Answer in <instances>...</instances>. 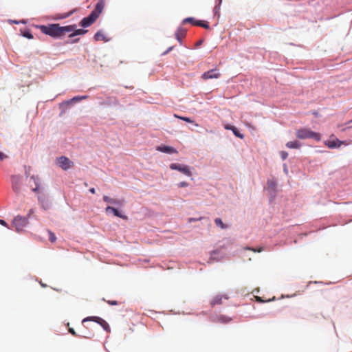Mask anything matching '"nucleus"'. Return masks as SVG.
Segmentation results:
<instances>
[{
	"mask_svg": "<svg viewBox=\"0 0 352 352\" xmlns=\"http://www.w3.org/2000/svg\"><path fill=\"white\" fill-rule=\"evenodd\" d=\"M34 212V209H32H32H30V210L28 211V214H27V217H28V218L29 219V217H30V215H31L32 214H33Z\"/></svg>",
	"mask_w": 352,
	"mask_h": 352,
	"instance_id": "nucleus-43",
	"label": "nucleus"
},
{
	"mask_svg": "<svg viewBox=\"0 0 352 352\" xmlns=\"http://www.w3.org/2000/svg\"><path fill=\"white\" fill-rule=\"evenodd\" d=\"M80 101V96H74L72 98L63 101L60 104V108L62 109L60 114H62L67 107L72 103Z\"/></svg>",
	"mask_w": 352,
	"mask_h": 352,
	"instance_id": "nucleus-12",
	"label": "nucleus"
},
{
	"mask_svg": "<svg viewBox=\"0 0 352 352\" xmlns=\"http://www.w3.org/2000/svg\"><path fill=\"white\" fill-rule=\"evenodd\" d=\"M30 179L34 181L35 186L41 185L40 178L38 175H33L30 177Z\"/></svg>",
	"mask_w": 352,
	"mask_h": 352,
	"instance_id": "nucleus-29",
	"label": "nucleus"
},
{
	"mask_svg": "<svg viewBox=\"0 0 352 352\" xmlns=\"http://www.w3.org/2000/svg\"><path fill=\"white\" fill-rule=\"evenodd\" d=\"M214 222L216 225L221 229H226L228 228V226L223 223V221L220 218L215 219Z\"/></svg>",
	"mask_w": 352,
	"mask_h": 352,
	"instance_id": "nucleus-27",
	"label": "nucleus"
},
{
	"mask_svg": "<svg viewBox=\"0 0 352 352\" xmlns=\"http://www.w3.org/2000/svg\"><path fill=\"white\" fill-rule=\"evenodd\" d=\"M12 22L13 23H15V24H19V23H20V22H19V21H15V20L12 21Z\"/></svg>",
	"mask_w": 352,
	"mask_h": 352,
	"instance_id": "nucleus-51",
	"label": "nucleus"
},
{
	"mask_svg": "<svg viewBox=\"0 0 352 352\" xmlns=\"http://www.w3.org/2000/svg\"><path fill=\"white\" fill-rule=\"evenodd\" d=\"M177 118L186 122H189V123H194V121L192 120L189 117H183V116H177Z\"/></svg>",
	"mask_w": 352,
	"mask_h": 352,
	"instance_id": "nucleus-34",
	"label": "nucleus"
},
{
	"mask_svg": "<svg viewBox=\"0 0 352 352\" xmlns=\"http://www.w3.org/2000/svg\"><path fill=\"white\" fill-rule=\"evenodd\" d=\"M256 301H257V302H265V300H263L261 297H259V296H256Z\"/></svg>",
	"mask_w": 352,
	"mask_h": 352,
	"instance_id": "nucleus-47",
	"label": "nucleus"
},
{
	"mask_svg": "<svg viewBox=\"0 0 352 352\" xmlns=\"http://www.w3.org/2000/svg\"><path fill=\"white\" fill-rule=\"evenodd\" d=\"M87 321H94L98 324H99L104 331L107 332L110 331V327L109 324L102 318L98 316H89L82 320V322Z\"/></svg>",
	"mask_w": 352,
	"mask_h": 352,
	"instance_id": "nucleus-5",
	"label": "nucleus"
},
{
	"mask_svg": "<svg viewBox=\"0 0 352 352\" xmlns=\"http://www.w3.org/2000/svg\"><path fill=\"white\" fill-rule=\"evenodd\" d=\"M69 331L72 335H74V336L76 335V331H75V330L73 328H69Z\"/></svg>",
	"mask_w": 352,
	"mask_h": 352,
	"instance_id": "nucleus-46",
	"label": "nucleus"
},
{
	"mask_svg": "<svg viewBox=\"0 0 352 352\" xmlns=\"http://www.w3.org/2000/svg\"><path fill=\"white\" fill-rule=\"evenodd\" d=\"M94 39L96 41H109V39L106 38V36L104 35V34L102 32L101 30L98 31L94 34Z\"/></svg>",
	"mask_w": 352,
	"mask_h": 352,
	"instance_id": "nucleus-23",
	"label": "nucleus"
},
{
	"mask_svg": "<svg viewBox=\"0 0 352 352\" xmlns=\"http://www.w3.org/2000/svg\"><path fill=\"white\" fill-rule=\"evenodd\" d=\"M157 150L158 151L167 153V154H171V153H177V150L170 146H166V145H162L157 147Z\"/></svg>",
	"mask_w": 352,
	"mask_h": 352,
	"instance_id": "nucleus-15",
	"label": "nucleus"
},
{
	"mask_svg": "<svg viewBox=\"0 0 352 352\" xmlns=\"http://www.w3.org/2000/svg\"><path fill=\"white\" fill-rule=\"evenodd\" d=\"M28 223V218L20 215L16 216L12 221V224L14 226L15 229L18 232L23 231Z\"/></svg>",
	"mask_w": 352,
	"mask_h": 352,
	"instance_id": "nucleus-4",
	"label": "nucleus"
},
{
	"mask_svg": "<svg viewBox=\"0 0 352 352\" xmlns=\"http://www.w3.org/2000/svg\"><path fill=\"white\" fill-rule=\"evenodd\" d=\"M0 225L5 226V227H8V223L3 219H0Z\"/></svg>",
	"mask_w": 352,
	"mask_h": 352,
	"instance_id": "nucleus-41",
	"label": "nucleus"
},
{
	"mask_svg": "<svg viewBox=\"0 0 352 352\" xmlns=\"http://www.w3.org/2000/svg\"><path fill=\"white\" fill-rule=\"evenodd\" d=\"M194 124H195V126H199V124H197V123H195Z\"/></svg>",
	"mask_w": 352,
	"mask_h": 352,
	"instance_id": "nucleus-56",
	"label": "nucleus"
},
{
	"mask_svg": "<svg viewBox=\"0 0 352 352\" xmlns=\"http://www.w3.org/2000/svg\"><path fill=\"white\" fill-rule=\"evenodd\" d=\"M87 32V30H84V29H77L76 30L75 28V30L73 31L72 33H71L69 34V36L70 38H73V37H74L76 36H78V35H83V34H86Z\"/></svg>",
	"mask_w": 352,
	"mask_h": 352,
	"instance_id": "nucleus-22",
	"label": "nucleus"
},
{
	"mask_svg": "<svg viewBox=\"0 0 352 352\" xmlns=\"http://www.w3.org/2000/svg\"><path fill=\"white\" fill-rule=\"evenodd\" d=\"M6 157V155L0 151V160H3L4 158Z\"/></svg>",
	"mask_w": 352,
	"mask_h": 352,
	"instance_id": "nucleus-44",
	"label": "nucleus"
},
{
	"mask_svg": "<svg viewBox=\"0 0 352 352\" xmlns=\"http://www.w3.org/2000/svg\"><path fill=\"white\" fill-rule=\"evenodd\" d=\"M108 303L111 305H116L118 304L117 301L116 300L108 301Z\"/></svg>",
	"mask_w": 352,
	"mask_h": 352,
	"instance_id": "nucleus-45",
	"label": "nucleus"
},
{
	"mask_svg": "<svg viewBox=\"0 0 352 352\" xmlns=\"http://www.w3.org/2000/svg\"><path fill=\"white\" fill-rule=\"evenodd\" d=\"M280 157L283 160H285L288 157V153L285 151H280Z\"/></svg>",
	"mask_w": 352,
	"mask_h": 352,
	"instance_id": "nucleus-37",
	"label": "nucleus"
},
{
	"mask_svg": "<svg viewBox=\"0 0 352 352\" xmlns=\"http://www.w3.org/2000/svg\"><path fill=\"white\" fill-rule=\"evenodd\" d=\"M283 171L286 175L288 174V168L286 164H283Z\"/></svg>",
	"mask_w": 352,
	"mask_h": 352,
	"instance_id": "nucleus-42",
	"label": "nucleus"
},
{
	"mask_svg": "<svg viewBox=\"0 0 352 352\" xmlns=\"http://www.w3.org/2000/svg\"><path fill=\"white\" fill-rule=\"evenodd\" d=\"M348 128H349V129H351V128H352V126H349Z\"/></svg>",
	"mask_w": 352,
	"mask_h": 352,
	"instance_id": "nucleus-59",
	"label": "nucleus"
},
{
	"mask_svg": "<svg viewBox=\"0 0 352 352\" xmlns=\"http://www.w3.org/2000/svg\"><path fill=\"white\" fill-rule=\"evenodd\" d=\"M22 35L23 37L27 38L28 39L33 38V35L30 30H25Z\"/></svg>",
	"mask_w": 352,
	"mask_h": 352,
	"instance_id": "nucleus-32",
	"label": "nucleus"
},
{
	"mask_svg": "<svg viewBox=\"0 0 352 352\" xmlns=\"http://www.w3.org/2000/svg\"><path fill=\"white\" fill-rule=\"evenodd\" d=\"M37 199L43 210H48L52 208V201L46 192L44 193H39L37 196Z\"/></svg>",
	"mask_w": 352,
	"mask_h": 352,
	"instance_id": "nucleus-3",
	"label": "nucleus"
},
{
	"mask_svg": "<svg viewBox=\"0 0 352 352\" xmlns=\"http://www.w3.org/2000/svg\"><path fill=\"white\" fill-rule=\"evenodd\" d=\"M223 257V255L222 254H220L219 250H214L211 254V260H214L216 261H220Z\"/></svg>",
	"mask_w": 352,
	"mask_h": 352,
	"instance_id": "nucleus-21",
	"label": "nucleus"
},
{
	"mask_svg": "<svg viewBox=\"0 0 352 352\" xmlns=\"http://www.w3.org/2000/svg\"><path fill=\"white\" fill-rule=\"evenodd\" d=\"M296 137L301 140H305L307 138H313L316 141H320L321 140L320 134L311 130L303 128L300 129L296 131Z\"/></svg>",
	"mask_w": 352,
	"mask_h": 352,
	"instance_id": "nucleus-2",
	"label": "nucleus"
},
{
	"mask_svg": "<svg viewBox=\"0 0 352 352\" xmlns=\"http://www.w3.org/2000/svg\"><path fill=\"white\" fill-rule=\"evenodd\" d=\"M41 286L42 287H45V285L43 284V283H41Z\"/></svg>",
	"mask_w": 352,
	"mask_h": 352,
	"instance_id": "nucleus-57",
	"label": "nucleus"
},
{
	"mask_svg": "<svg viewBox=\"0 0 352 352\" xmlns=\"http://www.w3.org/2000/svg\"><path fill=\"white\" fill-rule=\"evenodd\" d=\"M261 251H262L261 248L258 250V252H261Z\"/></svg>",
	"mask_w": 352,
	"mask_h": 352,
	"instance_id": "nucleus-58",
	"label": "nucleus"
},
{
	"mask_svg": "<svg viewBox=\"0 0 352 352\" xmlns=\"http://www.w3.org/2000/svg\"><path fill=\"white\" fill-rule=\"evenodd\" d=\"M30 170H31V168L30 166H24V170H25V177L28 178L30 175Z\"/></svg>",
	"mask_w": 352,
	"mask_h": 352,
	"instance_id": "nucleus-36",
	"label": "nucleus"
},
{
	"mask_svg": "<svg viewBox=\"0 0 352 352\" xmlns=\"http://www.w3.org/2000/svg\"><path fill=\"white\" fill-rule=\"evenodd\" d=\"M225 129H227V130H230L232 131V133H234V135L240 138V139H243L244 138V135L243 134H242L239 131V129L233 126V125H230V124H226L225 125Z\"/></svg>",
	"mask_w": 352,
	"mask_h": 352,
	"instance_id": "nucleus-16",
	"label": "nucleus"
},
{
	"mask_svg": "<svg viewBox=\"0 0 352 352\" xmlns=\"http://www.w3.org/2000/svg\"><path fill=\"white\" fill-rule=\"evenodd\" d=\"M351 122H352V120L349 122V123H351Z\"/></svg>",
	"mask_w": 352,
	"mask_h": 352,
	"instance_id": "nucleus-60",
	"label": "nucleus"
},
{
	"mask_svg": "<svg viewBox=\"0 0 352 352\" xmlns=\"http://www.w3.org/2000/svg\"><path fill=\"white\" fill-rule=\"evenodd\" d=\"M12 188L13 191L15 193H16V194L19 193V192H20V186L12 185Z\"/></svg>",
	"mask_w": 352,
	"mask_h": 352,
	"instance_id": "nucleus-38",
	"label": "nucleus"
},
{
	"mask_svg": "<svg viewBox=\"0 0 352 352\" xmlns=\"http://www.w3.org/2000/svg\"><path fill=\"white\" fill-rule=\"evenodd\" d=\"M223 297L226 299H228V296L226 295H224V296L217 295L214 297V298L211 302L212 305H214L217 304H221Z\"/></svg>",
	"mask_w": 352,
	"mask_h": 352,
	"instance_id": "nucleus-24",
	"label": "nucleus"
},
{
	"mask_svg": "<svg viewBox=\"0 0 352 352\" xmlns=\"http://www.w3.org/2000/svg\"><path fill=\"white\" fill-rule=\"evenodd\" d=\"M219 320L222 323H226L231 320V318L229 317H227L226 316H220L219 318Z\"/></svg>",
	"mask_w": 352,
	"mask_h": 352,
	"instance_id": "nucleus-31",
	"label": "nucleus"
},
{
	"mask_svg": "<svg viewBox=\"0 0 352 352\" xmlns=\"http://www.w3.org/2000/svg\"><path fill=\"white\" fill-rule=\"evenodd\" d=\"M12 185L21 186L22 183V177L19 175H13L11 176Z\"/></svg>",
	"mask_w": 352,
	"mask_h": 352,
	"instance_id": "nucleus-19",
	"label": "nucleus"
},
{
	"mask_svg": "<svg viewBox=\"0 0 352 352\" xmlns=\"http://www.w3.org/2000/svg\"><path fill=\"white\" fill-rule=\"evenodd\" d=\"M47 232H48V233H49V236H50V241H51L52 243L55 242V241H56V239L55 234H54L52 232H51L50 230H47Z\"/></svg>",
	"mask_w": 352,
	"mask_h": 352,
	"instance_id": "nucleus-35",
	"label": "nucleus"
},
{
	"mask_svg": "<svg viewBox=\"0 0 352 352\" xmlns=\"http://www.w3.org/2000/svg\"><path fill=\"white\" fill-rule=\"evenodd\" d=\"M286 146L289 148H299L301 143L298 140L291 141L286 143Z\"/></svg>",
	"mask_w": 352,
	"mask_h": 352,
	"instance_id": "nucleus-20",
	"label": "nucleus"
},
{
	"mask_svg": "<svg viewBox=\"0 0 352 352\" xmlns=\"http://www.w3.org/2000/svg\"><path fill=\"white\" fill-rule=\"evenodd\" d=\"M32 192H36L37 193V195L39 194V193H44L45 191L43 190V189L41 188V185H36V186H35L34 188H33L32 189Z\"/></svg>",
	"mask_w": 352,
	"mask_h": 352,
	"instance_id": "nucleus-30",
	"label": "nucleus"
},
{
	"mask_svg": "<svg viewBox=\"0 0 352 352\" xmlns=\"http://www.w3.org/2000/svg\"><path fill=\"white\" fill-rule=\"evenodd\" d=\"M105 211L107 213L111 212L116 217H120L122 219H127V217L126 215L122 214L118 209L113 208L112 206H108L105 208Z\"/></svg>",
	"mask_w": 352,
	"mask_h": 352,
	"instance_id": "nucleus-14",
	"label": "nucleus"
},
{
	"mask_svg": "<svg viewBox=\"0 0 352 352\" xmlns=\"http://www.w3.org/2000/svg\"><path fill=\"white\" fill-rule=\"evenodd\" d=\"M188 183H187L186 182H181L177 184L179 188L188 187Z\"/></svg>",
	"mask_w": 352,
	"mask_h": 352,
	"instance_id": "nucleus-39",
	"label": "nucleus"
},
{
	"mask_svg": "<svg viewBox=\"0 0 352 352\" xmlns=\"http://www.w3.org/2000/svg\"><path fill=\"white\" fill-rule=\"evenodd\" d=\"M41 32L49 35L54 38H60L61 37L60 25L58 23H52L49 25H42L39 27Z\"/></svg>",
	"mask_w": 352,
	"mask_h": 352,
	"instance_id": "nucleus-1",
	"label": "nucleus"
},
{
	"mask_svg": "<svg viewBox=\"0 0 352 352\" xmlns=\"http://www.w3.org/2000/svg\"><path fill=\"white\" fill-rule=\"evenodd\" d=\"M267 186H268V188L271 191H272V192H275L276 191V182L274 180H268L267 181Z\"/></svg>",
	"mask_w": 352,
	"mask_h": 352,
	"instance_id": "nucleus-26",
	"label": "nucleus"
},
{
	"mask_svg": "<svg viewBox=\"0 0 352 352\" xmlns=\"http://www.w3.org/2000/svg\"><path fill=\"white\" fill-rule=\"evenodd\" d=\"M221 3V0H220L219 5H216L214 8L213 12L215 16L217 15L218 16H219V10H220Z\"/></svg>",
	"mask_w": 352,
	"mask_h": 352,
	"instance_id": "nucleus-33",
	"label": "nucleus"
},
{
	"mask_svg": "<svg viewBox=\"0 0 352 352\" xmlns=\"http://www.w3.org/2000/svg\"><path fill=\"white\" fill-rule=\"evenodd\" d=\"M57 165L60 166L62 169L67 170L69 169L73 164V162L69 160L65 156H60L58 158H57Z\"/></svg>",
	"mask_w": 352,
	"mask_h": 352,
	"instance_id": "nucleus-7",
	"label": "nucleus"
},
{
	"mask_svg": "<svg viewBox=\"0 0 352 352\" xmlns=\"http://www.w3.org/2000/svg\"><path fill=\"white\" fill-rule=\"evenodd\" d=\"M174 48V46H170L169 47L165 52H164L162 55V56H165L169 52H170L171 50H173Z\"/></svg>",
	"mask_w": 352,
	"mask_h": 352,
	"instance_id": "nucleus-40",
	"label": "nucleus"
},
{
	"mask_svg": "<svg viewBox=\"0 0 352 352\" xmlns=\"http://www.w3.org/2000/svg\"><path fill=\"white\" fill-rule=\"evenodd\" d=\"M89 191L92 193V194H94L96 192V190L94 188H91Z\"/></svg>",
	"mask_w": 352,
	"mask_h": 352,
	"instance_id": "nucleus-49",
	"label": "nucleus"
},
{
	"mask_svg": "<svg viewBox=\"0 0 352 352\" xmlns=\"http://www.w3.org/2000/svg\"><path fill=\"white\" fill-rule=\"evenodd\" d=\"M275 298L274 297L272 299H269L268 300H267V302H270V301H272V300H274Z\"/></svg>",
	"mask_w": 352,
	"mask_h": 352,
	"instance_id": "nucleus-53",
	"label": "nucleus"
},
{
	"mask_svg": "<svg viewBox=\"0 0 352 352\" xmlns=\"http://www.w3.org/2000/svg\"><path fill=\"white\" fill-rule=\"evenodd\" d=\"M200 219H201V217H200L199 219L190 218L189 219V222L196 221H198V220H200Z\"/></svg>",
	"mask_w": 352,
	"mask_h": 352,
	"instance_id": "nucleus-48",
	"label": "nucleus"
},
{
	"mask_svg": "<svg viewBox=\"0 0 352 352\" xmlns=\"http://www.w3.org/2000/svg\"><path fill=\"white\" fill-rule=\"evenodd\" d=\"M104 0H99L96 4L94 9L91 12L90 14H94V16L98 19L104 9Z\"/></svg>",
	"mask_w": 352,
	"mask_h": 352,
	"instance_id": "nucleus-9",
	"label": "nucleus"
},
{
	"mask_svg": "<svg viewBox=\"0 0 352 352\" xmlns=\"http://www.w3.org/2000/svg\"><path fill=\"white\" fill-rule=\"evenodd\" d=\"M78 40H79L78 38L75 39V40H74L73 43L77 42Z\"/></svg>",
	"mask_w": 352,
	"mask_h": 352,
	"instance_id": "nucleus-55",
	"label": "nucleus"
},
{
	"mask_svg": "<svg viewBox=\"0 0 352 352\" xmlns=\"http://www.w3.org/2000/svg\"><path fill=\"white\" fill-rule=\"evenodd\" d=\"M76 28V25H69L67 26H60V34L61 36L66 32H73V31Z\"/></svg>",
	"mask_w": 352,
	"mask_h": 352,
	"instance_id": "nucleus-17",
	"label": "nucleus"
},
{
	"mask_svg": "<svg viewBox=\"0 0 352 352\" xmlns=\"http://www.w3.org/2000/svg\"><path fill=\"white\" fill-rule=\"evenodd\" d=\"M342 144H346L344 141H340L338 138L325 142V145L331 149L339 148Z\"/></svg>",
	"mask_w": 352,
	"mask_h": 352,
	"instance_id": "nucleus-13",
	"label": "nucleus"
},
{
	"mask_svg": "<svg viewBox=\"0 0 352 352\" xmlns=\"http://www.w3.org/2000/svg\"><path fill=\"white\" fill-rule=\"evenodd\" d=\"M87 97H88L87 96H80V100H81L87 98Z\"/></svg>",
	"mask_w": 352,
	"mask_h": 352,
	"instance_id": "nucleus-50",
	"label": "nucleus"
},
{
	"mask_svg": "<svg viewBox=\"0 0 352 352\" xmlns=\"http://www.w3.org/2000/svg\"><path fill=\"white\" fill-rule=\"evenodd\" d=\"M179 36H182V31H180V32H179Z\"/></svg>",
	"mask_w": 352,
	"mask_h": 352,
	"instance_id": "nucleus-54",
	"label": "nucleus"
},
{
	"mask_svg": "<svg viewBox=\"0 0 352 352\" xmlns=\"http://www.w3.org/2000/svg\"><path fill=\"white\" fill-rule=\"evenodd\" d=\"M76 12V9H73L72 10H70L69 12H67V13H65V14H61L58 19H66L69 16H70L71 15H72L74 12Z\"/></svg>",
	"mask_w": 352,
	"mask_h": 352,
	"instance_id": "nucleus-28",
	"label": "nucleus"
},
{
	"mask_svg": "<svg viewBox=\"0 0 352 352\" xmlns=\"http://www.w3.org/2000/svg\"><path fill=\"white\" fill-rule=\"evenodd\" d=\"M191 23L192 25H197V26H200V27H203L206 29H208L210 28L209 25L207 23H205L202 21H200V20H196L195 18L193 17H187L186 19H184L182 21L183 23Z\"/></svg>",
	"mask_w": 352,
	"mask_h": 352,
	"instance_id": "nucleus-8",
	"label": "nucleus"
},
{
	"mask_svg": "<svg viewBox=\"0 0 352 352\" xmlns=\"http://www.w3.org/2000/svg\"><path fill=\"white\" fill-rule=\"evenodd\" d=\"M220 76V73L218 69H212L208 72H204L202 74V78L204 79H212V78H218Z\"/></svg>",
	"mask_w": 352,
	"mask_h": 352,
	"instance_id": "nucleus-11",
	"label": "nucleus"
},
{
	"mask_svg": "<svg viewBox=\"0 0 352 352\" xmlns=\"http://www.w3.org/2000/svg\"><path fill=\"white\" fill-rule=\"evenodd\" d=\"M103 200H104V201H105L107 203H109V204H114V205H116V206H120V205L122 204V201L121 200L112 199V198L109 197L107 195H104L103 196Z\"/></svg>",
	"mask_w": 352,
	"mask_h": 352,
	"instance_id": "nucleus-18",
	"label": "nucleus"
},
{
	"mask_svg": "<svg viewBox=\"0 0 352 352\" xmlns=\"http://www.w3.org/2000/svg\"><path fill=\"white\" fill-rule=\"evenodd\" d=\"M180 31H182V36H184L185 34H186V30L184 29H183L182 27H179L177 30V32H175V38L177 40V41L179 43H182V39H181V36H179V32Z\"/></svg>",
	"mask_w": 352,
	"mask_h": 352,
	"instance_id": "nucleus-25",
	"label": "nucleus"
},
{
	"mask_svg": "<svg viewBox=\"0 0 352 352\" xmlns=\"http://www.w3.org/2000/svg\"><path fill=\"white\" fill-rule=\"evenodd\" d=\"M19 22H20V23H23V24H25L26 23V21H24V20L20 21Z\"/></svg>",
	"mask_w": 352,
	"mask_h": 352,
	"instance_id": "nucleus-52",
	"label": "nucleus"
},
{
	"mask_svg": "<svg viewBox=\"0 0 352 352\" xmlns=\"http://www.w3.org/2000/svg\"><path fill=\"white\" fill-rule=\"evenodd\" d=\"M97 19L94 14H89V16L84 17L80 22V26L83 28L89 27Z\"/></svg>",
	"mask_w": 352,
	"mask_h": 352,
	"instance_id": "nucleus-10",
	"label": "nucleus"
},
{
	"mask_svg": "<svg viewBox=\"0 0 352 352\" xmlns=\"http://www.w3.org/2000/svg\"><path fill=\"white\" fill-rule=\"evenodd\" d=\"M170 168L171 170H178L188 177H191L192 175V173L188 166L187 165H184L179 163H172L170 164Z\"/></svg>",
	"mask_w": 352,
	"mask_h": 352,
	"instance_id": "nucleus-6",
	"label": "nucleus"
}]
</instances>
